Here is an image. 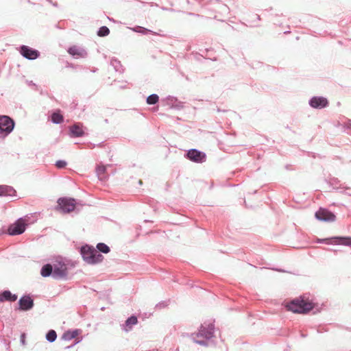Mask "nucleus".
I'll list each match as a JSON object with an SVG mask.
<instances>
[{"mask_svg":"<svg viewBox=\"0 0 351 351\" xmlns=\"http://www.w3.org/2000/svg\"><path fill=\"white\" fill-rule=\"evenodd\" d=\"M97 248L99 252H101L106 253V254L110 251L109 247L102 243H98L97 245Z\"/></svg>","mask_w":351,"mask_h":351,"instance_id":"25","label":"nucleus"},{"mask_svg":"<svg viewBox=\"0 0 351 351\" xmlns=\"http://www.w3.org/2000/svg\"><path fill=\"white\" fill-rule=\"evenodd\" d=\"M19 308L22 311H28L34 306L33 300L29 296H23L19 301Z\"/></svg>","mask_w":351,"mask_h":351,"instance_id":"13","label":"nucleus"},{"mask_svg":"<svg viewBox=\"0 0 351 351\" xmlns=\"http://www.w3.org/2000/svg\"><path fill=\"white\" fill-rule=\"evenodd\" d=\"M106 167L104 165H98L96 169V173L98 176V178L101 180H103L106 179Z\"/></svg>","mask_w":351,"mask_h":351,"instance_id":"19","label":"nucleus"},{"mask_svg":"<svg viewBox=\"0 0 351 351\" xmlns=\"http://www.w3.org/2000/svg\"><path fill=\"white\" fill-rule=\"evenodd\" d=\"M15 193L16 191L12 187L3 185L2 195L14 196Z\"/></svg>","mask_w":351,"mask_h":351,"instance_id":"21","label":"nucleus"},{"mask_svg":"<svg viewBox=\"0 0 351 351\" xmlns=\"http://www.w3.org/2000/svg\"><path fill=\"white\" fill-rule=\"evenodd\" d=\"M80 333V330L78 329L73 330H67L63 334L62 338L66 341H70L75 338Z\"/></svg>","mask_w":351,"mask_h":351,"instance_id":"16","label":"nucleus"},{"mask_svg":"<svg viewBox=\"0 0 351 351\" xmlns=\"http://www.w3.org/2000/svg\"><path fill=\"white\" fill-rule=\"evenodd\" d=\"M58 209L63 213H69L74 210L75 206V201L74 199L62 197L58 200Z\"/></svg>","mask_w":351,"mask_h":351,"instance_id":"5","label":"nucleus"},{"mask_svg":"<svg viewBox=\"0 0 351 351\" xmlns=\"http://www.w3.org/2000/svg\"><path fill=\"white\" fill-rule=\"evenodd\" d=\"M287 310L294 313H306L313 308V304L305 298H298L285 305Z\"/></svg>","mask_w":351,"mask_h":351,"instance_id":"2","label":"nucleus"},{"mask_svg":"<svg viewBox=\"0 0 351 351\" xmlns=\"http://www.w3.org/2000/svg\"><path fill=\"white\" fill-rule=\"evenodd\" d=\"M17 299V295L12 294L10 291H4L3 293H0V301L3 302L5 300L8 301H15Z\"/></svg>","mask_w":351,"mask_h":351,"instance_id":"15","label":"nucleus"},{"mask_svg":"<svg viewBox=\"0 0 351 351\" xmlns=\"http://www.w3.org/2000/svg\"><path fill=\"white\" fill-rule=\"evenodd\" d=\"M214 325L211 322H204L201 324L197 332L191 333L188 337L195 343L202 346H207L208 341L214 336Z\"/></svg>","mask_w":351,"mask_h":351,"instance_id":"1","label":"nucleus"},{"mask_svg":"<svg viewBox=\"0 0 351 351\" xmlns=\"http://www.w3.org/2000/svg\"><path fill=\"white\" fill-rule=\"evenodd\" d=\"M133 30L136 32H140V33H142V34H146L147 32H149L148 29H145V28L141 27H137L136 28H134Z\"/></svg>","mask_w":351,"mask_h":351,"instance_id":"27","label":"nucleus"},{"mask_svg":"<svg viewBox=\"0 0 351 351\" xmlns=\"http://www.w3.org/2000/svg\"><path fill=\"white\" fill-rule=\"evenodd\" d=\"M66 162L64 160H58L56 162V165L58 168H63L66 166Z\"/></svg>","mask_w":351,"mask_h":351,"instance_id":"28","label":"nucleus"},{"mask_svg":"<svg viewBox=\"0 0 351 351\" xmlns=\"http://www.w3.org/2000/svg\"><path fill=\"white\" fill-rule=\"evenodd\" d=\"M315 217L317 219L322 221H334L335 220V215L326 209L320 208L315 213Z\"/></svg>","mask_w":351,"mask_h":351,"instance_id":"7","label":"nucleus"},{"mask_svg":"<svg viewBox=\"0 0 351 351\" xmlns=\"http://www.w3.org/2000/svg\"><path fill=\"white\" fill-rule=\"evenodd\" d=\"M110 33V30L109 29L106 27V26H103L99 28V31H98V35L99 36H107Z\"/></svg>","mask_w":351,"mask_h":351,"instance_id":"26","label":"nucleus"},{"mask_svg":"<svg viewBox=\"0 0 351 351\" xmlns=\"http://www.w3.org/2000/svg\"><path fill=\"white\" fill-rule=\"evenodd\" d=\"M52 276L55 278H61L65 277L67 274V268L66 265L61 261L53 263Z\"/></svg>","mask_w":351,"mask_h":351,"instance_id":"6","label":"nucleus"},{"mask_svg":"<svg viewBox=\"0 0 351 351\" xmlns=\"http://www.w3.org/2000/svg\"><path fill=\"white\" fill-rule=\"evenodd\" d=\"M21 342L23 345H25V335L23 334L21 336Z\"/></svg>","mask_w":351,"mask_h":351,"instance_id":"29","label":"nucleus"},{"mask_svg":"<svg viewBox=\"0 0 351 351\" xmlns=\"http://www.w3.org/2000/svg\"><path fill=\"white\" fill-rule=\"evenodd\" d=\"M21 53L26 58L34 60L38 56V51L27 46H22Z\"/></svg>","mask_w":351,"mask_h":351,"instance_id":"12","label":"nucleus"},{"mask_svg":"<svg viewBox=\"0 0 351 351\" xmlns=\"http://www.w3.org/2000/svg\"><path fill=\"white\" fill-rule=\"evenodd\" d=\"M309 104L314 108H322L328 105V101L322 97H314L309 101Z\"/></svg>","mask_w":351,"mask_h":351,"instance_id":"11","label":"nucleus"},{"mask_svg":"<svg viewBox=\"0 0 351 351\" xmlns=\"http://www.w3.org/2000/svg\"><path fill=\"white\" fill-rule=\"evenodd\" d=\"M318 242H326L327 244H341L351 246V237H334L332 239H319Z\"/></svg>","mask_w":351,"mask_h":351,"instance_id":"9","label":"nucleus"},{"mask_svg":"<svg viewBox=\"0 0 351 351\" xmlns=\"http://www.w3.org/2000/svg\"><path fill=\"white\" fill-rule=\"evenodd\" d=\"M40 274L43 277H48L53 274V266L51 264L44 265L40 271Z\"/></svg>","mask_w":351,"mask_h":351,"instance_id":"17","label":"nucleus"},{"mask_svg":"<svg viewBox=\"0 0 351 351\" xmlns=\"http://www.w3.org/2000/svg\"><path fill=\"white\" fill-rule=\"evenodd\" d=\"M26 227V220L23 218H20L9 226L8 232L10 235L12 236L21 234L25 232Z\"/></svg>","mask_w":351,"mask_h":351,"instance_id":"4","label":"nucleus"},{"mask_svg":"<svg viewBox=\"0 0 351 351\" xmlns=\"http://www.w3.org/2000/svg\"><path fill=\"white\" fill-rule=\"evenodd\" d=\"M63 117L62 116L58 113V112H54L51 115V121L54 123H60L62 121Z\"/></svg>","mask_w":351,"mask_h":351,"instance_id":"23","label":"nucleus"},{"mask_svg":"<svg viewBox=\"0 0 351 351\" xmlns=\"http://www.w3.org/2000/svg\"><path fill=\"white\" fill-rule=\"evenodd\" d=\"M70 55L75 58H84L86 56V51L82 47L73 46L68 49Z\"/></svg>","mask_w":351,"mask_h":351,"instance_id":"14","label":"nucleus"},{"mask_svg":"<svg viewBox=\"0 0 351 351\" xmlns=\"http://www.w3.org/2000/svg\"><path fill=\"white\" fill-rule=\"evenodd\" d=\"M188 158L194 162H202L205 160L206 155L197 149H191L187 153Z\"/></svg>","mask_w":351,"mask_h":351,"instance_id":"10","label":"nucleus"},{"mask_svg":"<svg viewBox=\"0 0 351 351\" xmlns=\"http://www.w3.org/2000/svg\"><path fill=\"white\" fill-rule=\"evenodd\" d=\"M158 101V96L156 94L149 95L147 98V102L149 104H155Z\"/></svg>","mask_w":351,"mask_h":351,"instance_id":"24","label":"nucleus"},{"mask_svg":"<svg viewBox=\"0 0 351 351\" xmlns=\"http://www.w3.org/2000/svg\"><path fill=\"white\" fill-rule=\"evenodd\" d=\"M14 126V123L9 117L2 116L0 117V130L10 133L13 130Z\"/></svg>","mask_w":351,"mask_h":351,"instance_id":"8","label":"nucleus"},{"mask_svg":"<svg viewBox=\"0 0 351 351\" xmlns=\"http://www.w3.org/2000/svg\"><path fill=\"white\" fill-rule=\"evenodd\" d=\"M83 260L88 264H96L102 261L103 256L95 248L85 245L81 248Z\"/></svg>","mask_w":351,"mask_h":351,"instance_id":"3","label":"nucleus"},{"mask_svg":"<svg viewBox=\"0 0 351 351\" xmlns=\"http://www.w3.org/2000/svg\"><path fill=\"white\" fill-rule=\"evenodd\" d=\"M57 338V335L55 330H51L46 335V339L48 341L52 343L55 341Z\"/></svg>","mask_w":351,"mask_h":351,"instance_id":"22","label":"nucleus"},{"mask_svg":"<svg viewBox=\"0 0 351 351\" xmlns=\"http://www.w3.org/2000/svg\"><path fill=\"white\" fill-rule=\"evenodd\" d=\"M70 131L73 136H81L84 134L82 128L79 125H74L71 127Z\"/></svg>","mask_w":351,"mask_h":351,"instance_id":"18","label":"nucleus"},{"mask_svg":"<svg viewBox=\"0 0 351 351\" xmlns=\"http://www.w3.org/2000/svg\"><path fill=\"white\" fill-rule=\"evenodd\" d=\"M137 324V318L134 316L129 317L125 322V326L124 330L128 331L131 329L132 326Z\"/></svg>","mask_w":351,"mask_h":351,"instance_id":"20","label":"nucleus"},{"mask_svg":"<svg viewBox=\"0 0 351 351\" xmlns=\"http://www.w3.org/2000/svg\"><path fill=\"white\" fill-rule=\"evenodd\" d=\"M3 185H0V195H2Z\"/></svg>","mask_w":351,"mask_h":351,"instance_id":"30","label":"nucleus"}]
</instances>
